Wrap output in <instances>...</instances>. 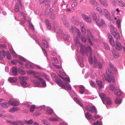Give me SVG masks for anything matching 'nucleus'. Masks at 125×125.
Wrapping results in <instances>:
<instances>
[{"instance_id":"cd10ccee","label":"nucleus","mask_w":125,"mask_h":125,"mask_svg":"<svg viewBox=\"0 0 125 125\" xmlns=\"http://www.w3.org/2000/svg\"><path fill=\"white\" fill-rule=\"evenodd\" d=\"M85 116L86 118L88 120H91L92 118L91 114L88 112H87L85 115Z\"/></svg>"},{"instance_id":"c85d7f7f","label":"nucleus","mask_w":125,"mask_h":125,"mask_svg":"<svg viewBox=\"0 0 125 125\" xmlns=\"http://www.w3.org/2000/svg\"><path fill=\"white\" fill-rule=\"evenodd\" d=\"M43 46L45 47L48 48V43L47 42L46 40H43L42 42Z\"/></svg>"},{"instance_id":"052dcab7","label":"nucleus","mask_w":125,"mask_h":125,"mask_svg":"<svg viewBox=\"0 0 125 125\" xmlns=\"http://www.w3.org/2000/svg\"><path fill=\"white\" fill-rule=\"evenodd\" d=\"M15 11L16 12H18L19 10V9L18 4H16V6L15 7Z\"/></svg>"},{"instance_id":"5fc2aeb1","label":"nucleus","mask_w":125,"mask_h":125,"mask_svg":"<svg viewBox=\"0 0 125 125\" xmlns=\"http://www.w3.org/2000/svg\"><path fill=\"white\" fill-rule=\"evenodd\" d=\"M6 55L8 59L9 60H10L11 59V57L9 52H7Z\"/></svg>"},{"instance_id":"39448f33","label":"nucleus","mask_w":125,"mask_h":125,"mask_svg":"<svg viewBox=\"0 0 125 125\" xmlns=\"http://www.w3.org/2000/svg\"><path fill=\"white\" fill-rule=\"evenodd\" d=\"M51 1L52 0H40L39 3L41 4H43L45 2V5L47 6L48 8L50 9Z\"/></svg>"},{"instance_id":"bf43d9fd","label":"nucleus","mask_w":125,"mask_h":125,"mask_svg":"<svg viewBox=\"0 0 125 125\" xmlns=\"http://www.w3.org/2000/svg\"><path fill=\"white\" fill-rule=\"evenodd\" d=\"M86 38L85 36H83L81 38V41L83 42H85L86 41Z\"/></svg>"},{"instance_id":"a211bd4d","label":"nucleus","mask_w":125,"mask_h":125,"mask_svg":"<svg viewBox=\"0 0 125 125\" xmlns=\"http://www.w3.org/2000/svg\"><path fill=\"white\" fill-rule=\"evenodd\" d=\"M96 22L97 25L99 26L102 27L103 26H104L105 25V21L103 19L101 20L100 23L98 21H97Z\"/></svg>"},{"instance_id":"f03ea898","label":"nucleus","mask_w":125,"mask_h":125,"mask_svg":"<svg viewBox=\"0 0 125 125\" xmlns=\"http://www.w3.org/2000/svg\"><path fill=\"white\" fill-rule=\"evenodd\" d=\"M106 70V76L104 75V78L109 83L111 82H114L115 81L113 73L111 71L108 69V68H107Z\"/></svg>"},{"instance_id":"4be33fe9","label":"nucleus","mask_w":125,"mask_h":125,"mask_svg":"<svg viewBox=\"0 0 125 125\" xmlns=\"http://www.w3.org/2000/svg\"><path fill=\"white\" fill-rule=\"evenodd\" d=\"M77 30H78V29L75 28L73 25L72 26L71 28L69 29L70 32L73 33L75 31H76Z\"/></svg>"},{"instance_id":"72a5a7b5","label":"nucleus","mask_w":125,"mask_h":125,"mask_svg":"<svg viewBox=\"0 0 125 125\" xmlns=\"http://www.w3.org/2000/svg\"><path fill=\"white\" fill-rule=\"evenodd\" d=\"M80 90L79 92L81 94H83L85 92V89L84 87L83 86H80Z\"/></svg>"},{"instance_id":"0eeeda50","label":"nucleus","mask_w":125,"mask_h":125,"mask_svg":"<svg viewBox=\"0 0 125 125\" xmlns=\"http://www.w3.org/2000/svg\"><path fill=\"white\" fill-rule=\"evenodd\" d=\"M72 22L75 25H78L79 24V21L77 18L73 17L71 19Z\"/></svg>"},{"instance_id":"c756f323","label":"nucleus","mask_w":125,"mask_h":125,"mask_svg":"<svg viewBox=\"0 0 125 125\" xmlns=\"http://www.w3.org/2000/svg\"><path fill=\"white\" fill-rule=\"evenodd\" d=\"M28 77H27L20 76L19 77V79L21 81V82H25L28 79Z\"/></svg>"},{"instance_id":"6e6552de","label":"nucleus","mask_w":125,"mask_h":125,"mask_svg":"<svg viewBox=\"0 0 125 125\" xmlns=\"http://www.w3.org/2000/svg\"><path fill=\"white\" fill-rule=\"evenodd\" d=\"M111 33L116 39L118 40H120V36L119 34L117 32L112 31Z\"/></svg>"},{"instance_id":"dca6fc26","label":"nucleus","mask_w":125,"mask_h":125,"mask_svg":"<svg viewBox=\"0 0 125 125\" xmlns=\"http://www.w3.org/2000/svg\"><path fill=\"white\" fill-rule=\"evenodd\" d=\"M89 111L91 113H96L97 111L95 107L93 106L90 107Z\"/></svg>"},{"instance_id":"774afa93","label":"nucleus","mask_w":125,"mask_h":125,"mask_svg":"<svg viewBox=\"0 0 125 125\" xmlns=\"http://www.w3.org/2000/svg\"><path fill=\"white\" fill-rule=\"evenodd\" d=\"M115 94L116 95L120 96L121 94V93L119 91H117L115 93Z\"/></svg>"},{"instance_id":"a878e982","label":"nucleus","mask_w":125,"mask_h":125,"mask_svg":"<svg viewBox=\"0 0 125 125\" xmlns=\"http://www.w3.org/2000/svg\"><path fill=\"white\" fill-rule=\"evenodd\" d=\"M101 3L104 6H106L108 5L107 1L106 0H99Z\"/></svg>"},{"instance_id":"6ab92c4d","label":"nucleus","mask_w":125,"mask_h":125,"mask_svg":"<svg viewBox=\"0 0 125 125\" xmlns=\"http://www.w3.org/2000/svg\"><path fill=\"white\" fill-rule=\"evenodd\" d=\"M12 72L14 75L16 76L17 75L18 72L17 69L16 67H14L12 68Z\"/></svg>"},{"instance_id":"864d4df0","label":"nucleus","mask_w":125,"mask_h":125,"mask_svg":"<svg viewBox=\"0 0 125 125\" xmlns=\"http://www.w3.org/2000/svg\"><path fill=\"white\" fill-rule=\"evenodd\" d=\"M104 46L105 49L107 50H110V48L109 46L106 43H105L104 44Z\"/></svg>"},{"instance_id":"b1692460","label":"nucleus","mask_w":125,"mask_h":125,"mask_svg":"<svg viewBox=\"0 0 125 125\" xmlns=\"http://www.w3.org/2000/svg\"><path fill=\"white\" fill-rule=\"evenodd\" d=\"M116 49L119 50L122 48V45L121 43L119 42L116 41Z\"/></svg>"},{"instance_id":"69168bd1","label":"nucleus","mask_w":125,"mask_h":125,"mask_svg":"<svg viewBox=\"0 0 125 125\" xmlns=\"http://www.w3.org/2000/svg\"><path fill=\"white\" fill-rule=\"evenodd\" d=\"M90 52V57H89V61L90 62H92V54L91 53V52Z\"/></svg>"},{"instance_id":"1a4fd4ad","label":"nucleus","mask_w":125,"mask_h":125,"mask_svg":"<svg viewBox=\"0 0 125 125\" xmlns=\"http://www.w3.org/2000/svg\"><path fill=\"white\" fill-rule=\"evenodd\" d=\"M34 77L36 78H38V79L41 82L42 85L44 86H46V83L45 81L43 79L41 78L40 76H34Z\"/></svg>"},{"instance_id":"7ed1b4c3","label":"nucleus","mask_w":125,"mask_h":125,"mask_svg":"<svg viewBox=\"0 0 125 125\" xmlns=\"http://www.w3.org/2000/svg\"><path fill=\"white\" fill-rule=\"evenodd\" d=\"M99 96L104 104L105 102L106 101L107 104L108 105L111 104L112 102L110 100V98L108 97H106L104 93H101L99 94Z\"/></svg>"},{"instance_id":"c9c22d12","label":"nucleus","mask_w":125,"mask_h":125,"mask_svg":"<svg viewBox=\"0 0 125 125\" xmlns=\"http://www.w3.org/2000/svg\"><path fill=\"white\" fill-rule=\"evenodd\" d=\"M118 1L117 4H118L119 6L123 7L125 5V4L124 2L121 0H117Z\"/></svg>"},{"instance_id":"09e8293b","label":"nucleus","mask_w":125,"mask_h":125,"mask_svg":"<svg viewBox=\"0 0 125 125\" xmlns=\"http://www.w3.org/2000/svg\"><path fill=\"white\" fill-rule=\"evenodd\" d=\"M49 119L50 121H58V119L57 118L54 117L50 118Z\"/></svg>"},{"instance_id":"2eb2a0df","label":"nucleus","mask_w":125,"mask_h":125,"mask_svg":"<svg viewBox=\"0 0 125 125\" xmlns=\"http://www.w3.org/2000/svg\"><path fill=\"white\" fill-rule=\"evenodd\" d=\"M112 52L113 55L115 58H117L119 57V53L116 51V50L113 49L112 50Z\"/></svg>"},{"instance_id":"4468645a","label":"nucleus","mask_w":125,"mask_h":125,"mask_svg":"<svg viewBox=\"0 0 125 125\" xmlns=\"http://www.w3.org/2000/svg\"><path fill=\"white\" fill-rule=\"evenodd\" d=\"M9 103L11 105L14 106L18 105L19 104V102L16 100L12 101L10 100L9 101Z\"/></svg>"},{"instance_id":"423d86ee","label":"nucleus","mask_w":125,"mask_h":125,"mask_svg":"<svg viewBox=\"0 0 125 125\" xmlns=\"http://www.w3.org/2000/svg\"><path fill=\"white\" fill-rule=\"evenodd\" d=\"M87 31L88 32L89 34L90 35L89 37L87 38V40L88 41V42L91 45L93 46V45L92 42L91 40H94V37L91 34V32L88 29H87Z\"/></svg>"},{"instance_id":"aec40b11","label":"nucleus","mask_w":125,"mask_h":125,"mask_svg":"<svg viewBox=\"0 0 125 125\" xmlns=\"http://www.w3.org/2000/svg\"><path fill=\"white\" fill-rule=\"evenodd\" d=\"M8 80L11 83H15L17 81V79L16 78L10 77Z\"/></svg>"},{"instance_id":"49530a36","label":"nucleus","mask_w":125,"mask_h":125,"mask_svg":"<svg viewBox=\"0 0 125 125\" xmlns=\"http://www.w3.org/2000/svg\"><path fill=\"white\" fill-rule=\"evenodd\" d=\"M109 67L112 70L114 71H115V72H116V70L115 68L111 64H109Z\"/></svg>"},{"instance_id":"f257e3e1","label":"nucleus","mask_w":125,"mask_h":125,"mask_svg":"<svg viewBox=\"0 0 125 125\" xmlns=\"http://www.w3.org/2000/svg\"><path fill=\"white\" fill-rule=\"evenodd\" d=\"M61 78L63 79V81H65L63 83L62 81L59 78H55V82L58 84V85L61 87L62 88L66 89V88H67L68 89L71 91L72 90V88L69 83H68L67 82H70L69 79L65 77H63L61 76Z\"/></svg>"},{"instance_id":"3c124183","label":"nucleus","mask_w":125,"mask_h":125,"mask_svg":"<svg viewBox=\"0 0 125 125\" xmlns=\"http://www.w3.org/2000/svg\"><path fill=\"white\" fill-rule=\"evenodd\" d=\"M26 66L27 68L30 69L32 68H33V65L30 64H26Z\"/></svg>"},{"instance_id":"ddd939ff","label":"nucleus","mask_w":125,"mask_h":125,"mask_svg":"<svg viewBox=\"0 0 125 125\" xmlns=\"http://www.w3.org/2000/svg\"><path fill=\"white\" fill-rule=\"evenodd\" d=\"M108 39L109 40V42L110 44L113 46H115V42L111 35H109L108 37Z\"/></svg>"},{"instance_id":"4d7b16f0","label":"nucleus","mask_w":125,"mask_h":125,"mask_svg":"<svg viewBox=\"0 0 125 125\" xmlns=\"http://www.w3.org/2000/svg\"><path fill=\"white\" fill-rule=\"evenodd\" d=\"M47 112L48 114L51 115L53 113V111L52 109H50L47 110Z\"/></svg>"},{"instance_id":"37998d69","label":"nucleus","mask_w":125,"mask_h":125,"mask_svg":"<svg viewBox=\"0 0 125 125\" xmlns=\"http://www.w3.org/2000/svg\"><path fill=\"white\" fill-rule=\"evenodd\" d=\"M24 123H26L27 124L31 125L32 123V119H30L28 121L25 120L24 121Z\"/></svg>"},{"instance_id":"e2e57ef3","label":"nucleus","mask_w":125,"mask_h":125,"mask_svg":"<svg viewBox=\"0 0 125 125\" xmlns=\"http://www.w3.org/2000/svg\"><path fill=\"white\" fill-rule=\"evenodd\" d=\"M59 71L60 73V74L59 75L60 77H61V76H66V74L65 73H62V72H61V71L60 70H59Z\"/></svg>"},{"instance_id":"9b49d317","label":"nucleus","mask_w":125,"mask_h":125,"mask_svg":"<svg viewBox=\"0 0 125 125\" xmlns=\"http://www.w3.org/2000/svg\"><path fill=\"white\" fill-rule=\"evenodd\" d=\"M104 15L106 18L108 19H110L111 16L108 10L106 9H104Z\"/></svg>"},{"instance_id":"bb28decb","label":"nucleus","mask_w":125,"mask_h":125,"mask_svg":"<svg viewBox=\"0 0 125 125\" xmlns=\"http://www.w3.org/2000/svg\"><path fill=\"white\" fill-rule=\"evenodd\" d=\"M90 3L93 5V8L94 7H96L98 6V3L95 0H91L90 1Z\"/></svg>"},{"instance_id":"e433bc0d","label":"nucleus","mask_w":125,"mask_h":125,"mask_svg":"<svg viewBox=\"0 0 125 125\" xmlns=\"http://www.w3.org/2000/svg\"><path fill=\"white\" fill-rule=\"evenodd\" d=\"M62 37L64 40H67L69 38L70 36L69 35L67 34H65L63 35Z\"/></svg>"},{"instance_id":"ea45409f","label":"nucleus","mask_w":125,"mask_h":125,"mask_svg":"<svg viewBox=\"0 0 125 125\" xmlns=\"http://www.w3.org/2000/svg\"><path fill=\"white\" fill-rule=\"evenodd\" d=\"M115 104H120L121 102V100L119 98H117L115 99Z\"/></svg>"},{"instance_id":"8fccbe9b","label":"nucleus","mask_w":125,"mask_h":125,"mask_svg":"<svg viewBox=\"0 0 125 125\" xmlns=\"http://www.w3.org/2000/svg\"><path fill=\"white\" fill-rule=\"evenodd\" d=\"M81 31L82 34L83 35H84L85 34L86 31L84 27L81 28Z\"/></svg>"},{"instance_id":"412c9836","label":"nucleus","mask_w":125,"mask_h":125,"mask_svg":"<svg viewBox=\"0 0 125 125\" xmlns=\"http://www.w3.org/2000/svg\"><path fill=\"white\" fill-rule=\"evenodd\" d=\"M62 23L67 27H68L69 26V24L67 21L66 20L64 17L62 18Z\"/></svg>"},{"instance_id":"0e129e2a","label":"nucleus","mask_w":125,"mask_h":125,"mask_svg":"<svg viewBox=\"0 0 125 125\" xmlns=\"http://www.w3.org/2000/svg\"><path fill=\"white\" fill-rule=\"evenodd\" d=\"M18 125H23L24 123V122H23L22 121H21L19 120H18Z\"/></svg>"},{"instance_id":"393cba45","label":"nucleus","mask_w":125,"mask_h":125,"mask_svg":"<svg viewBox=\"0 0 125 125\" xmlns=\"http://www.w3.org/2000/svg\"><path fill=\"white\" fill-rule=\"evenodd\" d=\"M20 109L18 107H13L10 108L9 110V112H14L16 111H19Z\"/></svg>"},{"instance_id":"6e6d98bb","label":"nucleus","mask_w":125,"mask_h":125,"mask_svg":"<svg viewBox=\"0 0 125 125\" xmlns=\"http://www.w3.org/2000/svg\"><path fill=\"white\" fill-rule=\"evenodd\" d=\"M43 76L45 77L46 80L48 82L50 81V77L46 74H44Z\"/></svg>"},{"instance_id":"f704fd0d","label":"nucleus","mask_w":125,"mask_h":125,"mask_svg":"<svg viewBox=\"0 0 125 125\" xmlns=\"http://www.w3.org/2000/svg\"><path fill=\"white\" fill-rule=\"evenodd\" d=\"M45 23L49 29L50 30L51 29V26L49 21L48 20H46Z\"/></svg>"},{"instance_id":"58836bf2","label":"nucleus","mask_w":125,"mask_h":125,"mask_svg":"<svg viewBox=\"0 0 125 125\" xmlns=\"http://www.w3.org/2000/svg\"><path fill=\"white\" fill-rule=\"evenodd\" d=\"M18 70L19 73L21 75H24L26 74V72L21 68H18Z\"/></svg>"},{"instance_id":"4c0bfd02","label":"nucleus","mask_w":125,"mask_h":125,"mask_svg":"<svg viewBox=\"0 0 125 125\" xmlns=\"http://www.w3.org/2000/svg\"><path fill=\"white\" fill-rule=\"evenodd\" d=\"M109 87V89L112 91H113L115 89V86L113 84H110Z\"/></svg>"},{"instance_id":"20e7f679","label":"nucleus","mask_w":125,"mask_h":125,"mask_svg":"<svg viewBox=\"0 0 125 125\" xmlns=\"http://www.w3.org/2000/svg\"><path fill=\"white\" fill-rule=\"evenodd\" d=\"M81 46L80 52L83 55H84L85 53L88 55V52H91V48L90 46H88L87 48L85 45H81Z\"/></svg>"},{"instance_id":"c03bdc74","label":"nucleus","mask_w":125,"mask_h":125,"mask_svg":"<svg viewBox=\"0 0 125 125\" xmlns=\"http://www.w3.org/2000/svg\"><path fill=\"white\" fill-rule=\"evenodd\" d=\"M27 21L29 22V25L30 28L32 29L34 31V26L32 24V23H31L29 21Z\"/></svg>"},{"instance_id":"79ce46f5","label":"nucleus","mask_w":125,"mask_h":125,"mask_svg":"<svg viewBox=\"0 0 125 125\" xmlns=\"http://www.w3.org/2000/svg\"><path fill=\"white\" fill-rule=\"evenodd\" d=\"M91 14L92 15L93 19L94 20H96L97 18L96 14L93 12L91 13Z\"/></svg>"},{"instance_id":"f8f14e48","label":"nucleus","mask_w":125,"mask_h":125,"mask_svg":"<svg viewBox=\"0 0 125 125\" xmlns=\"http://www.w3.org/2000/svg\"><path fill=\"white\" fill-rule=\"evenodd\" d=\"M74 39L75 44L76 46H79L81 45L79 41V39L78 37H74Z\"/></svg>"},{"instance_id":"a19ab883","label":"nucleus","mask_w":125,"mask_h":125,"mask_svg":"<svg viewBox=\"0 0 125 125\" xmlns=\"http://www.w3.org/2000/svg\"><path fill=\"white\" fill-rule=\"evenodd\" d=\"M32 81L33 83L37 86H38L40 84V82L36 80H33Z\"/></svg>"},{"instance_id":"a18cd8bd","label":"nucleus","mask_w":125,"mask_h":125,"mask_svg":"<svg viewBox=\"0 0 125 125\" xmlns=\"http://www.w3.org/2000/svg\"><path fill=\"white\" fill-rule=\"evenodd\" d=\"M35 105H32L30 107V111L31 112H33L35 108Z\"/></svg>"},{"instance_id":"5701e85b","label":"nucleus","mask_w":125,"mask_h":125,"mask_svg":"<svg viewBox=\"0 0 125 125\" xmlns=\"http://www.w3.org/2000/svg\"><path fill=\"white\" fill-rule=\"evenodd\" d=\"M52 10L53 11V9H52ZM54 10L53 11V12H52L51 10V13L50 15V18L52 19H54L55 18V13L54 12H55V10Z\"/></svg>"},{"instance_id":"f3484780","label":"nucleus","mask_w":125,"mask_h":125,"mask_svg":"<svg viewBox=\"0 0 125 125\" xmlns=\"http://www.w3.org/2000/svg\"><path fill=\"white\" fill-rule=\"evenodd\" d=\"M96 82L99 88L100 89H101L103 87L102 82L100 80L97 81Z\"/></svg>"},{"instance_id":"de8ad7c7","label":"nucleus","mask_w":125,"mask_h":125,"mask_svg":"<svg viewBox=\"0 0 125 125\" xmlns=\"http://www.w3.org/2000/svg\"><path fill=\"white\" fill-rule=\"evenodd\" d=\"M90 83V85L92 87L94 88L96 87V85L94 81H91Z\"/></svg>"},{"instance_id":"680f3d73","label":"nucleus","mask_w":125,"mask_h":125,"mask_svg":"<svg viewBox=\"0 0 125 125\" xmlns=\"http://www.w3.org/2000/svg\"><path fill=\"white\" fill-rule=\"evenodd\" d=\"M53 66L55 68L58 69H61V67L60 65H56L54 63L52 64Z\"/></svg>"},{"instance_id":"473e14b6","label":"nucleus","mask_w":125,"mask_h":125,"mask_svg":"<svg viewBox=\"0 0 125 125\" xmlns=\"http://www.w3.org/2000/svg\"><path fill=\"white\" fill-rule=\"evenodd\" d=\"M97 6H96V7H94V9L95 10H96L100 14H102L103 13V11L101 8L99 7H97Z\"/></svg>"},{"instance_id":"13d9d810","label":"nucleus","mask_w":125,"mask_h":125,"mask_svg":"<svg viewBox=\"0 0 125 125\" xmlns=\"http://www.w3.org/2000/svg\"><path fill=\"white\" fill-rule=\"evenodd\" d=\"M20 83L21 85L23 87L26 86L27 84L26 81L21 82Z\"/></svg>"},{"instance_id":"9d476101","label":"nucleus","mask_w":125,"mask_h":125,"mask_svg":"<svg viewBox=\"0 0 125 125\" xmlns=\"http://www.w3.org/2000/svg\"><path fill=\"white\" fill-rule=\"evenodd\" d=\"M82 16L83 19L86 21L88 23H90L91 22V19L88 16L85 15L84 14L82 15Z\"/></svg>"},{"instance_id":"7c9ffc66","label":"nucleus","mask_w":125,"mask_h":125,"mask_svg":"<svg viewBox=\"0 0 125 125\" xmlns=\"http://www.w3.org/2000/svg\"><path fill=\"white\" fill-rule=\"evenodd\" d=\"M6 53V52L4 50H2L0 51V54L3 59L5 57Z\"/></svg>"},{"instance_id":"603ef678","label":"nucleus","mask_w":125,"mask_h":125,"mask_svg":"<svg viewBox=\"0 0 125 125\" xmlns=\"http://www.w3.org/2000/svg\"><path fill=\"white\" fill-rule=\"evenodd\" d=\"M7 48V46L4 44H0V49H6Z\"/></svg>"},{"instance_id":"2f4dec72","label":"nucleus","mask_w":125,"mask_h":125,"mask_svg":"<svg viewBox=\"0 0 125 125\" xmlns=\"http://www.w3.org/2000/svg\"><path fill=\"white\" fill-rule=\"evenodd\" d=\"M0 105L3 107L5 108L8 107L9 104L7 103L4 102L0 104Z\"/></svg>"},{"instance_id":"338daca9","label":"nucleus","mask_w":125,"mask_h":125,"mask_svg":"<svg viewBox=\"0 0 125 125\" xmlns=\"http://www.w3.org/2000/svg\"><path fill=\"white\" fill-rule=\"evenodd\" d=\"M29 72L30 73L33 74L34 75H36L37 74V72L36 71H30Z\"/></svg>"}]
</instances>
